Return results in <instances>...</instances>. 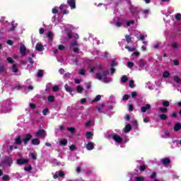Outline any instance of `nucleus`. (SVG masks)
I'll return each mask as SVG.
<instances>
[{
  "mask_svg": "<svg viewBox=\"0 0 181 181\" xmlns=\"http://www.w3.org/2000/svg\"><path fill=\"white\" fill-rule=\"evenodd\" d=\"M64 48L65 47L63 45H61L58 47L59 50H64Z\"/></svg>",
  "mask_w": 181,
  "mask_h": 181,
  "instance_id": "6e6d98bb",
  "label": "nucleus"
},
{
  "mask_svg": "<svg viewBox=\"0 0 181 181\" xmlns=\"http://www.w3.org/2000/svg\"><path fill=\"white\" fill-rule=\"evenodd\" d=\"M30 108H31L32 110H35V108H36V105L33 103H30Z\"/></svg>",
  "mask_w": 181,
  "mask_h": 181,
  "instance_id": "864d4df0",
  "label": "nucleus"
},
{
  "mask_svg": "<svg viewBox=\"0 0 181 181\" xmlns=\"http://www.w3.org/2000/svg\"><path fill=\"white\" fill-rule=\"evenodd\" d=\"M86 148L88 151H93V149H94V143L89 141L86 144Z\"/></svg>",
  "mask_w": 181,
  "mask_h": 181,
  "instance_id": "9b49d317",
  "label": "nucleus"
},
{
  "mask_svg": "<svg viewBox=\"0 0 181 181\" xmlns=\"http://www.w3.org/2000/svg\"><path fill=\"white\" fill-rule=\"evenodd\" d=\"M137 64L139 66V70L142 71L145 68L146 63L145 61H144V59H139L137 62Z\"/></svg>",
  "mask_w": 181,
  "mask_h": 181,
  "instance_id": "39448f33",
  "label": "nucleus"
},
{
  "mask_svg": "<svg viewBox=\"0 0 181 181\" xmlns=\"http://www.w3.org/2000/svg\"><path fill=\"white\" fill-rule=\"evenodd\" d=\"M20 52L22 56H25L26 53H29V49H26V47L24 45H21L20 47Z\"/></svg>",
  "mask_w": 181,
  "mask_h": 181,
  "instance_id": "423d86ee",
  "label": "nucleus"
},
{
  "mask_svg": "<svg viewBox=\"0 0 181 181\" xmlns=\"http://www.w3.org/2000/svg\"><path fill=\"white\" fill-rule=\"evenodd\" d=\"M64 172L63 171H57L54 174L53 177L54 179H57V177H64Z\"/></svg>",
  "mask_w": 181,
  "mask_h": 181,
  "instance_id": "0eeeda50",
  "label": "nucleus"
},
{
  "mask_svg": "<svg viewBox=\"0 0 181 181\" xmlns=\"http://www.w3.org/2000/svg\"><path fill=\"white\" fill-rule=\"evenodd\" d=\"M7 62L8 63H13V59L12 58H11V57H8L7 58Z\"/></svg>",
  "mask_w": 181,
  "mask_h": 181,
  "instance_id": "13d9d810",
  "label": "nucleus"
},
{
  "mask_svg": "<svg viewBox=\"0 0 181 181\" xmlns=\"http://www.w3.org/2000/svg\"><path fill=\"white\" fill-rule=\"evenodd\" d=\"M43 76V71H38L37 72V77H42Z\"/></svg>",
  "mask_w": 181,
  "mask_h": 181,
  "instance_id": "603ef678",
  "label": "nucleus"
},
{
  "mask_svg": "<svg viewBox=\"0 0 181 181\" xmlns=\"http://www.w3.org/2000/svg\"><path fill=\"white\" fill-rule=\"evenodd\" d=\"M89 70L90 73H95V78H98V80L103 81V83H111V81H112L111 78L107 77V76L110 74L108 71L103 70V67L101 66H98L96 68L90 66Z\"/></svg>",
  "mask_w": 181,
  "mask_h": 181,
  "instance_id": "f257e3e1",
  "label": "nucleus"
},
{
  "mask_svg": "<svg viewBox=\"0 0 181 181\" xmlns=\"http://www.w3.org/2000/svg\"><path fill=\"white\" fill-rule=\"evenodd\" d=\"M30 139H32V135L30 134H25L24 135L23 138V141L24 142V144H28V142H29V141H30Z\"/></svg>",
  "mask_w": 181,
  "mask_h": 181,
  "instance_id": "1a4fd4ad",
  "label": "nucleus"
},
{
  "mask_svg": "<svg viewBox=\"0 0 181 181\" xmlns=\"http://www.w3.org/2000/svg\"><path fill=\"white\" fill-rule=\"evenodd\" d=\"M28 159L25 158H20L17 160L18 165H24V163H28Z\"/></svg>",
  "mask_w": 181,
  "mask_h": 181,
  "instance_id": "2eb2a0df",
  "label": "nucleus"
},
{
  "mask_svg": "<svg viewBox=\"0 0 181 181\" xmlns=\"http://www.w3.org/2000/svg\"><path fill=\"white\" fill-rule=\"evenodd\" d=\"M132 129L131 124H128L124 128V132L128 133L129 131Z\"/></svg>",
  "mask_w": 181,
  "mask_h": 181,
  "instance_id": "393cba45",
  "label": "nucleus"
},
{
  "mask_svg": "<svg viewBox=\"0 0 181 181\" xmlns=\"http://www.w3.org/2000/svg\"><path fill=\"white\" fill-rule=\"evenodd\" d=\"M162 138H169V136H170V134H169V132H165L162 134Z\"/></svg>",
  "mask_w": 181,
  "mask_h": 181,
  "instance_id": "c756f323",
  "label": "nucleus"
},
{
  "mask_svg": "<svg viewBox=\"0 0 181 181\" xmlns=\"http://www.w3.org/2000/svg\"><path fill=\"white\" fill-rule=\"evenodd\" d=\"M65 90L67 93H69L71 95H73V91H74V88L71 86H69V85H65Z\"/></svg>",
  "mask_w": 181,
  "mask_h": 181,
  "instance_id": "4468645a",
  "label": "nucleus"
},
{
  "mask_svg": "<svg viewBox=\"0 0 181 181\" xmlns=\"http://www.w3.org/2000/svg\"><path fill=\"white\" fill-rule=\"evenodd\" d=\"M135 36H136V37L141 39V40H143V39H145V37H146V35H142L141 33H139V31H136V35Z\"/></svg>",
  "mask_w": 181,
  "mask_h": 181,
  "instance_id": "dca6fc26",
  "label": "nucleus"
},
{
  "mask_svg": "<svg viewBox=\"0 0 181 181\" xmlns=\"http://www.w3.org/2000/svg\"><path fill=\"white\" fill-rule=\"evenodd\" d=\"M174 81L177 84L180 83V78L177 76H174Z\"/></svg>",
  "mask_w": 181,
  "mask_h": 181,
  "instance_id": "bb28decb",
  "label": "nucleus"
},
{
  "mask_svg": "<svg viewBox=\"0 0 181 181\" xmlns=\"http://www.w3.org/2000/svg\"><path fill=\"white\" fill-rule=\"evenodd\" d=\"M132 98H134L135 97H136V95H138V93H136V92H132Z\"/></svg>",
  "mask_w": 181,
  "mask_h": 181,
  "instance_id": "5fc2aeb1",
  "label": "nucleus"
},
{
  "mask_svg": "<svg viewBox=\"0 0 181 181\" xmlns=\"http://www.w3.org/2000/svg\"><path fill=\"white\" fill-rule=\"evenodd\" d=\"M125 40L127 43H129L131 42V35H126Z\"/></svg>",
  "mask_w": 181,
  "mask_h": 181,
  "instance_id": "c9c22d12",
  "label": "nucleus"
},
{
  "mask_svg": "<svg viewBox=\"0 0 181 181\" xmlns=\"http://www.w3.org/2000/svg\"><path fill=\"white\" fill-rule=\"evenodd\" d=\"M127 78L125 76H123V77L122 78V83H125V82L127 81Z\"/></svg>",
  "mask_w": 181,
  "mask_h": 181,
  "instance_id": "774afa93",
  "label": "nucleus"
},
{
  "mask_svg": "<svg viewBox=\"0 0 181 181\" xmlns=\"http://www.w3.org/2000/svg\"><path fill=\"white\" fill-rule=\"evenodd\" d=\"M52 91L54 92L59 91V87L57 86H53Z\"/></svg>",
  "mask_w": 181,
  "mask_h": 181,
  "instance_id": "8fccbe9b",
  "label": "nucleus"
},
{
  "mask_svg": "<svg viewBox=\"0 0 181 181\" xmlns=\"http://www.w3.org/2000/svg\"><path fill=\"white\" fill-rule=\"evenodd\" d=\"M159 117H160V119H163V120L168 119V116L165 114L160 115Z\"/></svg>",
  "mask_w": 181,
  "mask_h": 181,
  "instance_id": "7c9ffc66",
  "label": "nucleus"
},
{
  "mask_svg": "<svg viewBox=\"0 0 181 181\" xmlns=\"http://www.w3.org/2000/svg\"><path fill=\"white\" fill-rule=\"evenodd\" d=\"M163 77L164 78H169L170 77V73L169 71H165L163 73Z\"/></svg>",
  "mask_w": 181,
  "mask_h": 181,
  "instance_id": "aec40b11",
  "label": "nucleus"
},
{
  "mask_svg": "<svg viewBox=\"0 0 181 181\" xmlns=\"http://www.w3.org/2000/svg\"><path fill=\"white\" fill-rule=\"evenodd\" d=\"M68 131L71 134H74V132H76V129H74V127H69Z\"/></svg>",
  "mask_w": 181,
  "mask_h": 181,
  "instance_id": "f704fd0d",
  "label": "nucleus"
},
{
  "mask_svg": "<svg viewBox=\"0 0 181 181\" xmlns=\"http://www.w3.org/2000/svg\"><path fill=\"white\" fill-rule=\"evenodd\" d=\"M69 149H70V151H74V149H76V146H74V145L70 146Z\"/></svg>",
  "mask_w": 181,
  "mask_h": 181,
  "instance_id": "69168bd1",
  "label": "nucleus"
},
{
  "mask_svg": "<svg viewBox=\"0 0 181 181\" xmlns=\"http://www.w3.org/2000/svg\"><path fill=\"white\" fill-rule=\"evenodd\" d=\"M163 105L164 107H169V102L168 101H163Z\"/></svg>",
  "mask_w": 181,
  "mask_h": 181,
  "instance_id": "49530a36",
  "label": "nucleus"
},
{
  "mask_svg": "<svg viewBox=\"0 0 181 181\" xmlns=\"http://www.w3.org/2000/svg\"><path fill=\"white\" fill-rule=\"evenodd\" d=\"M87 103V99L86 98H82L81 100V104H86Z\"/></svg>",
  "mask_w": 181,
  "mask_h": 181,
  "instance_id": "3c124183",
  "label": "nucleus"
},
{
  "mask_svg": "<svg viewBox=\"0 0 181 181\" xmlns=\"http://www.w3.org/2000/svg\"><path fill=\"white\" fill-rule=\"evenodd\" d=\"M76 91L77 93H78L79 94H81V93H83V91H84V89L81 87V86H78L76 87Z\"/></svg>",
  "mask_w": 181,
  "mask_h": 181,
  "instance_id": "5701e85b",
  "label": "nucleus"
},
{
  "mask_svg": "<svg viewBox=\"0 0 181 181\" xmlns=\"http://www.w3.org/2000/svg\"><path fill=\"white\" fill-rule=\"evenodd\" d=\"M162 162L163 165H169V163H170V160L169 158H164Z\"/></svg>",
  "mask_w": 181,
  "mask_h": 181,
  "instance_id": "b1692460",
  "label": "nucleus"
},
{
  "mask_svg": "<svg viewBox=\"0 0 181 181\" xmlns=\"http://www.w3.org/2000/svg\"><path fill=\"white\" fill-rule=\"evenodd\" d=\"M47 37L49 39V40H52L53 37V33L52 32H48L47 33Z\"/></svg>",
  "mask_w": 181,
  "mask_h": 181,
  "instance_id": "2f4dec72",
  "label": "nucleus"
},
{
  "mask_svg": "<svg viewBox=\"0 0 181 181\" xmlns=\"http://www.w3.org/2000/svg\"><path fill=\"white\" fill-rule=\"evenodd\" d=\"M12 69L13 73H18V66H16V64H13Z\"/></svg>",
  "mask_w": 181,
  "mask_h": 181,
  "instance_id": "72a5a7b5",
  "label": "nucleus"
},
{
  "mask_svg": "<svg viewBox=\"0 0 181 181\" xmlns=\"http://www.w3.org/2000/svg\"><path fill=\"white\" fill-rule=\"evenodd\" d=\"M59 145H62V146L67 145V139H61L59 141Z\"/></svg>",
  "mask_w": 181,
  "mask_h": 181,
  "instance_id": "412c9836",
  "label": "nucleus"
},
{
  "mask_svg": "<svg viewBox=\"0 0 181 181\" xmlns=\"http://www.w3.org/2000/svg\"><path fill=\"white\" fill-rule=\"evenodd\" d=\"M16 145H21L22 144V140L21 139V136H18L16 138Z\"/></svg>",
  "mask_w": 181,
  "mask_h": 181,
  "instance_id": "a878e982",
  "label": "nucleus"
},
{
  "mask_svg": "<svg viewBox=\"0 0 181 181\" xmlns=\"http://www.w3.org/2000/svg\"><path fill=\"white\" fill-rule=\"evenodd\" d=\"M129 86L132 88L134 87V81H130L129 83Z\"/></svg>",
  "mask_w": 181,
  "mask_h": 181,
  "instance_id": "052dcab7",
  "label": "nucleus"
},
{
  "mask_svg": "<svg viewBox=\"0 0 181 181\" xmlns=\"http://www.w3.org/2000/svg\"><path fill=\"white\" fill-rule=\"evenodd\" d=\"M54 96H49V97L48 98V101H49V103H52V101H54Z\"/></svg>",
  "mask_w": 181,
  "mask_h": 181,
  "instance_id": "09e8293b",
  "label": "nucleus"
},
{
  "mask_svg": "<svg viewBox=\"0 0 181 181\" xmlns=\"http://www.w3.org/2000/svg\"><path fill=\"white\" fill-rule=\"evenodd\" d=\"M180 129H181L180 123L175 124L174 126V131H175V132H177V131H180Z\"/></svg>",
  "mask_w": 181,
  "mask_h": 181,
  "instance_id": "a211bd4d",
  "label": "nucleus"
},
{
  "mask_svg": "<svg viewBox=\"0 0 181 181\" xmlns=\"http://www.w3.org/2000/svg\"><path fill=\"white\" fill-rule=\"evenodd\" d=\"M175 19L177 21H180V19H181V14L180 13L175 14Z\"/></svg>",
  "mask_w": 181,
  "mask_h": 181,
  "instance_id": "ea45409f",
  "label": "nucleus"
},
{
  "mask_svg": "<svg viewBox=\"0 0 181 181\" xmlns=\"http://www.w3.org/2000/svg\"><path fill=\"white\" fill-rule=\"evenodd\" d=\"M128 98H129V96L128 95H124L123 96L124 101H127V100H128Z\"/></svg>",
  "mask_w": 181,
  "mask_h": 181,
  "instance_id": "680f3d73",
  "label": "nucleus"
},
{
  "mask_svg": "<svg viewBox=\"0 0 181 181\" xmlns=\"http://www.w3.org/2000/svg\"><path fill=\"white\" fill-rule=\"evenodd\" d=\"M117 63L115 61H112L110 64L111 66V74H114V72L115 71V69H114V66H117Z\"/></svg>",
  "mask_w": 181,
  "mask_h": 181,
  "instance_id": "f3484780",
  "label": "nucleus"
},
{
  "mask_svg": "<svg viewBox=\"0 0 181 181\" xmlns=\"http://www.w3.org/2000/svg\"><path fill=\"white\" fill-rule=\"evenodd\" d=\"M31 144L33 145H39L40 144V140H39V139H33L31 141Z\"/></svg>",
  "mask_w": 181,
  "mask_h": 181,
  "instance_id": "6ab92c4d",
  "label": "nucleus"
},
{
  "mask_svg": "<svg viewBox=\"0 0 181 181\" xmlns=\"http://www.w3.org/2000/svg\"><path fill=\"white\" fill-rule=\"evenodd\" d=\"M47 112H49V110H47V109H45V110L42 111L43 115H47Z\"/></svg>",
  "mask_w": 181,
  "mask_h": 181,
  "instance_id": "4d7b16f0",
  "label": "nucleus"
},
{
  "mask_svg": "<svg viewBox=\"0 0 181 181\" xmlns=\"http://www.w3.org/2000/svg\"><path fill=\"white\" fill-rule=\"evenodd\" d=\"M2 179L3 180H9V175H4Z\"/></svg>",
  "mask_w": 181,
  "mask_h": 181,
  "instance_id": "bf43d9fd",
  "label": "nucleus"
},
{
  "mask_svg": "<svg viewBox=\"0 0 181 181\" xmlns=\"http://www.w3.org/2000/svg\"><path fill=\"white\" fill-rule=\"evenodd\" d=\"M71 25H66L65 27L66 31V32H71Z\"/></svg>",
  "mask_w": 181,
  "mask_h": 181,
  "instance_id": "473e14b6",
  "label": "nucleus"
},
{
  "mask_svg": "<svg viewBox=\"0 0 181 181\" xmlns=\"http://www.w3.org/2000/svg\"><path fill=\"white\" fill-rule=\"evenodd\" d=\"M100 100H101V95H98L95 98L93 101H100Z\"/></svg>",
  "mask_w": 181,
  "mask_h": 181,
  "instance_id": "de8ad7c7",
  "label": "nucleus"
},
{
  "mask_svg": "<svg viewBox=\"0 0 181 181\" xmlns=\"http://www.w3.org/2000/svg\"><path fill=\"white\" fill-rule=\"evenodd\" d=\"M35 50H37V52H43V50H45L43 45L40 42L37 43L35 45Z\"/></svg>",
  "mask_w": 181,
  "mask_h": 181,
  "instance_id": "6e6552de",
  "label": "nucleus"
},
{
  "mask_svg": "<svg viewBox=\"0 0 181 181\" xmlns=\"http://www.w3.org/2000/svg\"><path fill=\"white\" fill-rule=\"evenodd\" d=\"M143 13L144 15H148V13H149V10H148V9L143 10Z\"/></svg>",
  "mask_w": 181,
  "mask_h": 181,
  "instance_id": "338daca9",
  "label": "nucleus"
},
{
  "mask_svg": "<svg viewBox=\"0 0 181 181\" xmlns=\"http://www.w3.org/2000/svg\"><path fill=\"white\" fill-rule=\"evenodd\" d=\"M66 8H67V6H66V4H62L59 6V9L62 12V13H64V15L69 13V11H67V10H66Z\"/></svg>",
  "mask_w": 181,
  "mask_h": 181,
  "instance_id": "9d476101",
  "label": "nucleus"
},
{
  "mask_svg": "<svg viewBox=\"0 0 181 181\" xmlns=\"http://www.w3.org/2000/svg\"><path fill=\"white\" fill-rule=\"evenodd\" d=\"M59 10H57V7H54L52 8V13H58Z\"/></svg>",
  "mask_w": 181,
  "mask_h": 181,
  "instance_id": "c03bdc74",
  "label": "nucleus"
},
{
  "mask_svg": "<svg viewBox=\"0 0 181 181\" xmlns=\"http://www.w3.org/2000/svg\"><path fill=\"white\" fill-rule=\"evenodd\" d=\"M145 179L144 178V177H137L136 179V181H144Z\"/></svg>",
  "mask_w": 181,
  "mask_h": 181,
  "instance_id": "37998d69",
  "label": "nucleus"
},
{
  "mask_svg": "<svg viewBox=\"0 0 181 181\" xmlns=\"http://www.w3.org/2000/svg\"><path fill=\"white\" fill-rule=\"evenodd\" d=\"M112 139L115 141V142H117V144H120L121 148H124L125 147V144H127V142H128V140H124V139H122L118 134H113L112 135Z\"/></svg>",
  "mask_w": 181,
  "mask_h": 181,
  "instance_id": "7ed1b4c3",
  "label": "nucleus"
},
{
  "mask_svg": "<svg viewBox=\"0 0 181 181\" xmlns=\"http://www.w3.org/2000/svg\"><path fill=\"white\" fill-rule=\"evenodd\" d=\"M31 158H33L34 160H36V154L35 153H31Z\"/></svg>",
  "mask_w": 181,
  "mask_h": 181,
  "instance_id": "0e129e2a",
  "label": "nucleus"
},
{
  "mask_svg": "<svg viewBox=\"0 0 181 181\" xmlns=\"http://www.w3.org/2000/svg\"><path fill=\"white\" fill-rule=\"evenodd\" d=\"M151 110V105L146 104V105L141 107V112H146V111H149Z\"/></svg>",
  "mask_w": 181,
  "mask_h": 181,
  "instance_id": "ddd939ff",
  "label": "nucleus"
},
{
  "mask_svg": "<svg viewBox=\"0 0 181 181\" xmlns=\"http://www.w3.org/2000/svg\"><path fill=\"white\" fill-rule=\"evenodd\" d=\"M115 25L117 27V28H121V26H124V28H129L131 26H134V23H135V21H127L124 23H121V20H119V18H115Z\"/></svg>",
  "mask_w": 181,
  "mask_h": 181,
  "instance_id": "f03ea898",
  "label": "nucleus"
},
{
  "mask_svg": "<svg viewBox=\"0 0 181 181\" xmlns=\"http://www.w3.org/2000/svg\"><path fill=\"white\" fill-rule=\"evenodd\" d=\"M67 2L71 9H76V0H67Z\"/></svg>",
  "mask_w": 181,
  "mask_h": 181,
  "instance_id": "f8f14e48",
  "label": "nucleus"
},
{
  "mask_svg": "<svg viewBox=\"0 0 181 181\" xmlns=\"http://www.w3.org/2000/svg\"><path fill=\"white\" fill-rule=\"evenodd\" d=\"M127 67H129V69H132V67H134V62H128Z\"/></svg>",
  "mask_w": 181,
  "mask_h": 181,
  "instance_id": "a19ab883",
  "label": "nucleus"
},
{
  "mask_svg": "<svg viewBox=\"0 0 181 181\" xmlns=\"http://www.w3.org/2000/svg\"><path fill=\"white\" fill-rule=\"evenodd\" d=\"M86 138L87 139H91V138H93V133L90 132H88L86 133Z\"/></svg>",
  "mask_w": 181,
  "mask_h": 181,
  "instance_id": "cd10ccee",
  "label": "nucleus"
},
{
  "mask_svg": "<svg viewBox=\"0 0 181 181\" xmlns=\"http://www.w3.org/2000/svg\"><path fill=\"white\" fill-rule=\"evenodd\" d=\"M151 179H155V177H156V172L153 173L151 175Z\"/></svg>",
  "mask_w": 181,
  "mask_h": 181,
  "instance_id": "e2e57ef3",
  "label": "nucleus"
},
{
  "mask_svg": "<svg viewBox=\"0 0 181 181\" xmlns=\"http://www.w3.org/2000/svg\"><path fill=\"white\" fill-rule=\"evenodd\" d=\"M24 170H25V172H30L32 170V166L29 165L28 167H25Z\"/></svg>",
  "mask_w": 181,
  "mask_h": 181,
  "instance_id": "58836bf2",
  "label": "nucleus"
},
{
  "mask_svg": "<svg viewBox=\"0 0 181 181\" xmlns=\"http://www.w3.org/2000/svg\"><path fill=\"white\" fill-rule=\"evenodd\" d=\"M160 112L165 113L168 111V108H166V107L160 108Z\"/></svg>",
  "mask_w": 181,
  "mask_h": 181,
  "instance_id": "a18cd8bd",
  "label": "nucleus"
},
{
  "mask_svg": "<svg viewBox=\"0 0 181 181\" xmlns=\"http://www.w3.org/2000/svg\"><path fill=\"white\" fill-rule=\"evenodd\" d=\"M71 47H74V52H78V48H77V42H74L71 44Z\"/></svg>",
  "mask_w": 181,
  "mask_h": 181,
  "instance_id": "4be33fe9",
  "label": "nucleus"
},
{
  "mask_svg": "<svg viewBox=\"0 0 181 181\" xmlns=\"http://www.w3.org/2000/svg\"><path fill=\"white\" fill-rule=\"evenodd\" d=\"M125 49H127V50H129V52H135V48H134V47H129L128 46H126Z\"/></svg>",
  "mask_w": 181,
  "mask_h": 181,
  "instance_id": "e433bc0d",
  "label": "nucleus"
},
{
  "mask_svg": "<svg viewBox=\"0 0 181 181\" xmlns=\"http://www.w3.org/2000/svg\"><path fill=\"white\" fill-rule=\"evenodd\" d=\"M79 74H80L81 76H84V74H86V70H84V69H80V70H79Z\"/></svg>",
  "mask_w": 181,
  "mask_h": 181,
  "instance_id": "79ce46f5",
  "label": "nucleus"
},
{
  "mask_svg": "<svg viewBox=\"0 0 181 181\" xmlns=\"http://www.w3.org/2000/svg\"><path fill=\"white\" fill-rule=\"evenodd\" d=\"M172 47H173V49H179V45L177 44V42H173L171 44Z\"/></svg>",
  "mask_w": 181,
  "mask_h": 181,
  "instance_id": "c85d7f7f",
  "label": "nucleus"
},
{
  "mask_svg": "<svg viewBox=\"0 0 181 181\" xmlns=\"http://www.w3.org/2000/svg\"><path fill=\"white\" fill-rule=\"evenodd\" d=\"M35 136H37V138H45V136H46V131L43 129L38 130L35 133Z\"/></svg>",
  "mask_w": 181,
  "mask_h": 181,
  "instance_id": "20e7f679",
  "label": "nucleus"
},
{
  "mask_svg": "<svg viewBox=\"0 0 181 181\" xmlns=\"http://www.w3.org/2000/svg\"><path fill=\"white\" fill-rule=\"evenodd\" d=\"M105 105H101L100 107H98V111H99V112H103V110L104 109Z\"/></svg>",
  "mask_w": 181,
  "mask_h": 181,
  "instance_id": "4c0bfd02",
  "label": "nucleus"
}]
</instances>
